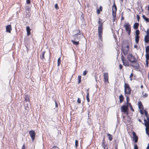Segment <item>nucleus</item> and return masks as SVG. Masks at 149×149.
Wrapping results in <instances>:
<instances>
[{"label": "nucleus", "mask_w": 149, "mask_h": 149, "mask_svg": "<svg viewBox=\"0 0 149 149\" xmlns=\"http://www.w3.org/2000/svg\"><path fill=\"white\" fill-rule=\"evenodd\" d=\"M86 100L88 102H90V99L89 98V93H87V94L86 95Z\"/></svg>", "instance_id": "nucleus-31"}, {"label": "nucleus", "mask_w": 149, "mask_h": 149, "mask_svg": "<svg viewBox=\"0 0 149 149\" xmlns=\"http://www.w3.org/2000/svg\"><path fill=\"white\" fill-rule=\"evenodd\" d=\"M127 58L130 62L132 63L136 62L137 61L134 56L132 54L128 55Z\"/></svg>", "instance_id": "nucleus-2"}, {"label": "nucleus", "mask_w": 149, "mask_h": 149, "mask_svg": "<svg viewBox=\"0 0 149 149\" xmlns=\"http://www.w3.org/2000/svg\"><path fill=\"white\" fill-rule=\"evenodd\" d=\"M102 146L104 148V146H107V145H106L105 144H103V145H102Z\"/></svg>", "instance_id": "nucleus-64"}, {"label": "nucleus", "mask_w": 149, "mask_h": 149, "mask_svg": "<svg viewBox=\"0 0 149 149\" xmlns=\"http://www.w3.org/2000/svg\"><path fill=\"white\" fill-rule=\"evenodd\" d=\"M144 41L145 42L148 43L149 41V38L147 35H146L144 38Z\"/></svg>", "instance_id": "nucleus-19"}, {"label": "nucleus", "mask_w": 149, "mask_h": 149, "mask_svg": "<svg viewBox=\"0 0 149 149\" xmlns=\"http://www.w3.org/2000/svg\"><path fill=\"white\" fill-rule=\"evenodd\" d=\"M139 108L140 110L143 109V106L141 101L139 102L138 103Z\"/></svg>", "instance_id": "nucleus-14"}, {"label": "nucleus", "mask_w": 149, "mask_h": 149, "mask_svg": "<svg viewBox=\"0 0 149 149\" xmlns=\"http://www.w3.org/2000/svg\"><path fill=\"white\" fill-rule=\"evenodd\" d=\"M45 53V52H44L42 54V55L40 56V58L42 59L43 60V59H45L44 57V54Z\"/></svg>", "instance_id": "nucleus-28"}, {"label": "nucleus", "mask_w": 149, "mask_h": 149, "mask_svg": "<svg viewBox=\"0 0 149 149\" xmlns=\"http://www.w3.org/2000/svg\"><path fill=\"white\" fill-rule=\"evenodd\" d=\"M81 36L83 37V36L81 35L80 31V30L79 31V33H77L76 34L74 35L73 36L74 40L75 41H77L78 40H79Z\"/></svg>", "instance_id": "nucleus-4"}, {"label": "nucleus", "mask_w": 149, "mask_h": 149, "mask_svg": "<svg viewBox=\"0 0 149 149\" xmlns=\"http://www.w3.org/2000/svg\"><path fill=\"white\" fill-rule=\"evenodd\" d=\"M55 106H56V107H58V105L57 103L56 102H55Z\"/></svg>", "instance_id": "nucleus-61"}, {"label": "nucleus", "mask_w": 149, "mask_h": 149, "mask_svg": "<svg viewBox=\"0 0 149 149\" xmlns=\"http://www.w3.org/2000/svg\"><path fill=\"white\" fill-rule=\"evenodd\" d=\"M120 100V103H122L123 101L124 97L123 95L121 94L119 97Z\"/></svg>", "instance_id": "nucleus-17"}, {"label": "nucleus", "mask_w": 149, "mask_h": 149, "mask_svg": "<svg viewBox=\"0 0 149 149\" xmlns=\"http://www.w3.org/2000/svg\"><path fill=\"white\" fill-rule=\"evenodd\" d=\"M125 95L126 97V101H127V104H128L130 103H129V101L130 100V99H129L128 96H126V94Z\"/></svg>", "instance_id": "nucleus-32"}, {"label": "nucleus", "mask_w": 149, "mask_h": 149, "mask_svg": "<svg viewBox=\"0 0 149 149\" xmlns=\"http://www.w3.org/2000/svg\"><path fill=\"white\" fill-rule=\"evenodd\" d=\"M108 147L107 146H104V149H108Z\"/></svg>", "instance_id": "nucleus-57"}, {"label": "nucleus", "mask_w": 149, "mask_h": 149, "mask_svg": "<svg viewBox=\"0 0 149 149\" xmlns=\"http://www.w3.org/2000/svg\"><path fill=\"white\" fill-rule=\"evenodd\" d=\"M6 31L8 33H10L11 30V27L10 25H9L6 26Z\"/></svg>", "instance_id": "nucleus-11"}, {"label": "nucleus", "mask_w": 149, "mask_h": 149, "mask_svg": "<svg viewBox=\"0 0 149 149\" xmlns=\"http://www.w3.org/2000/svg\"><path fill=\"white\" fill-rule=\"evenodd\" d=\"M124 88V92L125 95L126 94L130 95L131 93V89L129 85L127 83H125Z\"/></svg>", "instance_id": "nucleus-1"}, {"label": "nucleus", "mask_w": 149, "mask_h": 149, "mask_svg": "<svg viewBox=\"0 0 149 149\" xmlns=\"http://www.w3.org/2000/svg\"><path fill=\"white\" fill-rule=\"evenodd\" d=\"M52 149H59V148L56 146L53 147Z\"/></svg>", "instance_id": "nucleus-49"}, {"label": "nucleus", "mask_w": 149, "mask_h": 149, "mask_svg": "<svg viewBox=\"0 0 149 149\" xmlns=\"http://www.w3.org/2000/svg\"><path fill=\"white\" fill-rule=\"evenodd\" d=\"M140 112L142 114H143L144 113V112L142 111V110H140Z\"/></svg>", "instance_id": "nucleus-60"}, {"label": "nucleus", "mask_w": 149, "mask_h": 149, "mask_svg": "<svg viewBox=\"0 0 149 149\" xmlns=\"http://www.w3.org/2000/svg\"><path fill=\"white\" fill-rule=\"evenodd\" d=\"M129 45H127L126 47L123 48L122 49L123 53L125 55H126L129 50Z\"/></svg>", "instance_id": "nucleus-7"}, {"label": "nucleus", "mask_w": 149, "mask_h": 149, "mask_svg": "<svg viewBox=\"0 0 149 149\" xmlns=\"http://www.w3.org/2000/svg\"><path fill=\"white\" fill-rule=\"evenodd\" d=\"M98 36H99V38H100V40H101L102 41V34L98 33Z\"/></svg>", "instance_id": "nucleus-38"}, {"label": "nucleus", "mask_w": 149, "mask_h": 149, "mask_svg": "<svg viewBox=\"0 0 149 149\" xmlns=\"http://www.w3.org/2000/svg\"><path fill=\"white\" fill-rule=\"evenodd\" d=\"M114 8V10L115 11H117V7L116 6V5L115 3H114L113 5V6L112 7V9H113V8Z\"/></svg>", "instance_id": "nucleus-35"}, {"label": "nucleus", "mask_w": 149, "mask_h": 149, "mask_svg": "<svg viewBox=\"0 0 149 149\" xmlns=\"http://www.w3.org/2000/svg\"><path fill=\"white\" fill-rule=\"evenodd\" d=\"M104 78L105 82H108V74L107 72L104 74Z\"/></svg>", "instance_id": "nucleus-9"}, {"label": "nucleus", "mask_w": 149, "mask_h": 149, "mask_svg": "<svg viewBox=\"0 0 149 149\" xmlns=\"http://www.w3.org/2000/svg\"><path fill=\"white\" fill-rule=\"evenodd\" d=\"M89 90V88H88V89L87 90H86V91H87V92H86V93H87H87H89V92H88V91Z\"/></svg>", "instance_id": "nucleus-63"}, {"label": "nucleus", "mask_w": 149, "mask_h": 149, "mask_svg": "<svg viewBox=\"0 0 149 149\" xmlns=\"http://www.w3.org/2000/svg\"><path fill=\"white\" fill-rule=\"evenodd\" d=\"M119 69H121L123 68V66L121 64H120L119 65Z\"/></svg>", "instance_id": "nucleus-50"}, {"label": "nucleus", "mask_w": 149, "mask_h": 149, "mask_svg": "<svg viewBox=\"0 0 149 149\" xmlns=\"http://www.w3.org/2000/svg\"><path fill=\"white\" fill-rule=\"evenodd\" d=\"M139 23H135L134 25L133 28L134 29H137L139 26Z\"/></svg>", "instance_id": "nucleus-18"}, {"label": "nucleus", "mask_w": 149, "mask_h": 149, "mask_svg": "<svg viewBox=\"0 0 149 149\" xmlns=\"http://www.w3.org/2000/svg\"><path fill=\"white\" fill-rule=\"evenodd\" d=\"M148 94L146 93H145L144 95H143V96L144 97H147L148 96Z\"/></svg>", "instance_id": "nucleus-48"}, {"label": "nucleus", "mask_w": 149, "mask_h": 149, "mask_svg": "<svg viewBox=\"0 0 149 149\" xmlns=\"http://www.w3.org/2000/svg\"><path fill=\"white\" fill-rule=\"evenodd\" d=\"M146 66L148 67V61H146Z\"/></svg>", "instance_id": "nucleus-51"}, {"label": "nucleus", "mask_w": 149, "mask_h": 149, "mask_svg": "<svg viewBox=\"0 0 149 149\" xmlns=\"http://www.w3.org/2000/svg\"><path fill=\"white\" fill-rule=\"evenodd\" d=\"M123 27L125 28V31L127 32L128 35L131 33V26L129 23H127L124 25Z\"/></svg>", "instance_id": "nucleus-3"}, {"label": "nucleus", "mask_w": 149, "mask_h": 149, "mask_svg": "<svg viewBox=\"0 0 149 149\" xmlns=\"http://www.w3.org/2000/svg\"><path fill=\"white\" fill-rule=\"evenodd\" d=\"M124 57L123 56V55H122L121 56V60L123 62V61H124Z\"/></svg>", "instance_id": "nucleus-52"}, {"label": "nucleus", "mask_w": 149, "mask_h": 149, "mask_svg": "<svg viewBox=\"0 0 149 149\" xmlns=\"http://www.w3.org/2000/svg\"><path fill=\"white\" fill-rule=\"evenodd\" d=\"M146 53L149 52V46H147L146 48Z\"/></svg>", "instance_id": "nucleus-37"}, {"label": "nucleus", "mask_w": 149, "mask_h": 149, "mask_svg": "<svg viewBox=\"0 0 149 149\" xmlns=\"http://www.w3.org/2000/svg\"><path fill=\"white\" fill-rule=\"evenodd\" d=\"M81 76H79L78 77V84H79L81 82Z\"/></svg>", "instance_id": "nucleus-30"}, {"label": "nucleus", "mask_w": 149, "mask_h": 149, "mask_svg": "<svg viewBox=\"0 0 149 149\" xmlns=\"http://www.w3.org/2000/svg\"><path fill=\"white\" fill-rule=\"evenodd\" d=\"M26 2L28 4L30 3L31 1L30 0H26Z\"/></svg>", "instance_id": "nucleus-53"}, {"label": "nucleus", "mask_w": 149, "mask_h": 149, "mask_svg": "<svg viewBox=\"0 0 149 149\" xmlns=\"http://www.w3.org/2000/svg\"><path fill=\"white\" fill-rule=\"evenodd\" d=\"M87 72L86 71H84L83 72V75L84 76L86 74Z\"/></svg>", "instance_id": "nucleus-47"}, {"label": "nucleus", "mask_w": 149, "mask_h": 149, "mask_svg": "<svg viewBox=\"0 0 149 149\" xmlns=\"http://www.w3.org/2000/svg\"><path fill=\"white\" fill-rule=\"evenodd\" d=\"M144 121L145 123H142L143 124H144L146 127V126L148 127V126H149V124L148 123V121L146 119H144Z\"/></svg>", "instance_id": "nucleus-21"}, {"label": "nucleus", "mask_w": 149, "mask_h": 149, "mask_svg": "<svg viewBox=\"0 0 149 149\" xmlns=\"http://www.w3.org/2000/svg\"><path fill=\"white\" fill-rule=\"evenodd\" d=\"M132 134L133 136V141L136 143L138 141V136L136 135V133L134 132H132Z\"/></svg>", "instance_id": "nucleus-8"}, {"label": "nucleus", "mask_w": 149, "mask_h": 149, "mask_svg": "<svg viewBox=\"0 0 149 149\" xmlns=\"http://www.w3.org/2000/svg\"><path fill=\"white\" fill-rule=\"evenodd\" d=\"M135 33L136 36H139V35L140 33V32L139 30H136L135 31Z\"/></svg>", "instance_id": "nucleus-36"}, {"label": "nucleus", "mask_w": 149, "mask_h": 149, "mask_svg": "<svg viewBox=\"0 0 149 149\" xmlns=\"http://www.w3.org/2000/svg\"><path fill=\"white\" fill-rule=\"evenodd\" d=\"M24 106H25V109H27V108H29V106H30V102H24Z\"/></svg>", "instance_id": "nucleus-12"}, {"label": "nucleus", "mask_w": 149, "mask_h": 149, "mask_svg": "<svg viewBox=\"0 0 149 149\" xmlns=\"http://www.w3.org/2000/svg\"><path fill=\"white\" fill-rule=\"evenodd\" d=\"M134 149H138V146L136 144H135L134 146Z\"/></svg>", "instance_id": "nucleus-44"}, {"label": "nucleus", "mask_w": 149, "mask_h": 149, "mask_svg": "<svg viewBox=\"0 0 149 149\" xmlns=\"http://www.w3.org/2000/svg\"><path fill=\"white\" fill-rule=\"evenodd\" d=\"M78 144V141L77 140H76L75 141V146L76 147H77Z\"/></svg>", "instance_id": "nucleus-41"}, {"label": "nucleus", "mask_w": 149, "mask_h": 149, "mask_svg": "<svg viewBox=\"0 0 149 149\" xmlns=\"http://www.w3.org/2000/svg\"><path fill=\"white\" fill-rule=\"evenodd\" d=\"M146 61H148L149 59V54L148 53H146Z\"/></svg>", "instance_id": "nucleus-29"}, {"label": "nucleus", "mask_w": 149, "mask_h": 149, "mask_svg": "<svg viewBox=\"0 0 149 149\" xmlns=\"http://www.w3.org/2000/svg\"><path fill=\"white\" fill-rule=\"evenodd\" d=\"M71 41L75 45H78L79 44V41H75L74 40H72Z\"/></svg>", "instance_id": "nucleus-25"}, {"label": "nucleus", "mask_w": 149, "mask_h": 149, "mask_svg": "<svg viewBox=\"0 0 149 149\" xmlns=\"http://www.w3.org/2000/svg\"><path fill=\"white\" fill-rule=\"evenodd\" d=\"M55 8L56 9H58L59 8L58 4L57 3L55 5Z\"/></svg>", "instance_id": "nucleus-42"}, {"label": "nucleus", "mask_w": 149, "mask_h": 149, "mask_svg": "<svg viewBox=\"0 0 149 149\" xmlns=\"http://www.w3.org/2000/svg\"><path fill=\"white\" fill-rule=\"evenodd\" d=\"M135 63L134 65H131V66L136 69H138L139 68V65L138 63L135 62Z\"/></svg>", "instance_id": "nucleus-13"}, {"label": "nucleus", "mask_w": 149, "mask_h": 149, "mask_svg": "<svg viewBox=\"0 0 149 149\" xmlns=\"http://www.w3.org/2000/svg\"><path fill=\"white\" fill-rule=\"evenodd\" d=\"M128 105L127 104L126 105H123L121 108V110L122 112L125 113L127 111H128Z\"/></svg>", "instance_id": "nucleus-5"}, {"label": "nucleus", "mask_w": 149, "mask_h": 149, "mask_svg": "<svg viewBox=\"0 0 149 149\" xmlns=\"http://www.w3.org/2000/svg\"><path fill=\"white\" fill-rule=\"evenodd\" d=\"M25 144H24L22 146V149H25Z\"/></svg>", "instance_id": "nucleus-58"}, {"label": "nucleus", "mask_w": 149, "mask_h": 149, "mask_svg": "<svg viewBox=\"0 0 149 149\" xmlns=\"http://www.w3.org/2000/svg\"><path fill=\"white\" fill-rule=\"evenodd\" d=\"M107 135L109 139V141H111L113 139L112 136L109 134H107Z\"/></svg>", "instance_id": "nucleus-23"}, {"label": "nucleus", "mask_w": 149, "mask_h": 149, "mask_svg": "<svg viewBox=\"0 0 149 149\" xmlns=\"http://www.w3.org/2000/svg\"><path fill=\"white\" fill-rule=\"evenodd\" d=\"M103 32L102 26V24L99 25L98 27V33L102 34Z\"/></svg>", "instance_id": "nucleus-10"}, {"label": "nucleus", "mask_w": 149, "mask_h": 149, "mask_svg": "<svg viewBox=\"0 0 149 149\" xmlns=\"http://www.w3.org/2000/svg\"><path fill=\"white\" fill-rule=\"evenodd\" d=\"M29 96L28 95H25V100L24 102H30L29 99Z\"/></svg>", "instance_id": "nucleus-16"}, {"label": "nucleus", "mask_w": 149, "mask_h": 149, "mask_svg": "<svg viewBox=\"0 0 149 149\" xmlns=\"http://www.w3.org/2000/svg\"><path fill=\"white\" fill-rule=\"evenodd\" d=\"M136 17L138 21L139 22L140 19V16L139 15H136Z\"/></svg>", "instance_id": "nucleus-43"}, {"label": "nucleus", "mask_w": 149, "mask_h": 149, "mask_svg": "<svg viewBox=\"0 0 149 149\" xmlns=\"http://www.w3.org/2000/svg\"><path fill=\"white\" fill-rule=\"evenodd\" d=\"M29 134L31 138L32 141H33L35 139V133L34 131L31 130L29 132Z\"/></svg>", "instance_id": "nucleus-6"}, {"label": "nucleus", "mask_w": 149, "mask_h": 149, "mask_svg": "<svg viewBox=\"0 0 149 149\" xmlns=\"http://www.w3.org/2000/svg\"><path fill=\"white\" fill-rule=\"evenodd\" d=\"M97 14H99L100 13V10L99 9L97 10Z\"/></svg>", "instance_id": "nucleus-56"}, {"label": "nucleus", "mask_w": 149, "mask_h": 149, "mask_svg": "<svg viewBox=\"0 0 149 149\" xmlns=\"http://www.w3.org/2000/svg\"><path fill=\"white\" fill-rule=\"evenodd\" d=\"M30 30V27L29 26L26 27V30L27 32V36H29L31 34Z\"/></svg>", "instance_id": "nucleus-15"}, {"label": "nucleus", "mask_w": 149, "mask_h": 149, "mask_svg": "<svg viewBox=\"0 0 149 149\" xmlns=\"http://www.w3.org/2000/svg\"><path fill=\"white\" fill-rule=\"evenodd\" d=\"M146 134H147L149 137V126H146Z\"/></svg>", "instance_id": "nucleus-22"}, {"label": "nucleus", "mask_w": 149, "mask_h": 149, "mask_svg": "<svg viewBox=\"0 0 149 149\" xmlns=\"http://www.w3.org/2000/svg\"><path fill=\"white\" fill-rule=\"evenodd\" d=\"M100 18H99V20L98 22V23L99 24V25H100L101 24H102V23H101L100 21Z\"/></svg>", "instance_id": "nucleus-55"}, {"label": "nucleus", "mask_w": 149, "mask_h": 149, "mask_svg": "<svg viewBox=\"0 0 149 149\" xmlns=\"http://www.w3.org/2000/svg\"><path fill=\"white\" fill-rule=\"evenodd\" d=\"M105 140H104V138H103V139L102 140V145H103V144H105L104 143Z\"/></svg>", "instance_id": "nucleus-54"}, {"label": "nucleus", "mask_w": 149, "mask_h": 149, "mask_svg": "<svg viewBox=\"0 0 149 149\" xmlns=\"http://www.w3.org/2000/svg\"><path fill=\"white\" fill-rule=\"evenodd\" d=\"M144 113L146 117H148V116H149V115H148V112L145 110L144 111Z\"/></svg>", "instance_id": "nucleus-39"}, {"label": "nucleus", "mask_w": 149, "mask_h": 149, "mask_svg": "<svg viewBox=\"0 0 149 149\" xmlns=\"http://www.w3.org/2000/svg\"><path fill=\"white\" fill-rule=\"evenodd\" d=\"M127 105H128V107H130V108L131 111H134V110L133 109V107H132V105L130 103H129L127 104Z\"/></svg>", "instance_id": "nucleus-27"}, {"label": "nucleus", "mask_w": 149, "mask_h": 149, "mask_svg": "<svg viewBox=\"0 0 149 149\" xmlns=\"http://www.w3.org/2000/svg\"><path fill=\"white\" fill-rule=\"evenodd\" d=\"M112 15L113 17H115L116 16V11L113 10V8L112 10Z\"/></svg>", "instance_id": "nucleus-24"}, {"label": "nucleus", "mask_w": 149, "mask_h": 149, "mask_svg": "<svg viewBox=\"0 0 149 149\" xmlns=\"http://www.w3.org/2000/svg\"><path fill=\"white\" fill-rule=\"evenodd\" d=\"M123 65L124 66H129V64L128 62H125L124 61H123Z\"/></svg>", "instance_id": "nucleus-33"}, {"label": "nucleus", "mask_w": 149, "mask_h": 149, "mask_svg": "<svg viewBox=\"0 0 149 149\" xmlns=\"http://www.w3.org/2000/svg\"><path fill=\"white\" fill-rule=\"evenodd\" d=\"M77 102L79 103H80L81 102V100L80 98H78L77 100Z\"/></svg>", "instance_id": "nucleus-45"}, {"label": "nucleus", "mask_w": 149, "mask_h": 149, "mask_svg": "<svg viewBox=\"0 0 149 149\" xmlns=\"http://www.w3.org/2000/svg\"><path fill=\"white\" fill-rule=\"evenodd\" d=\"M139 36H135V42L136 43H138L139 42Z\"/></svg>", "instance_id": "nucleus-26"}, {"label": "nucleus", "mask_w": 149, "mask_h": 149, "mask_svg": "<svg viewBox=\"0 0 149 149\" xmlns=\"http://www.w3.org/2000/svg\"><path fill=\"white\" fill-rule=\"evenodd\" d=\"M116 17H113V22L115 21V19H116Z\"/></svg>", "instance_id": "nucleus-62"}, {"label": "nucleus", "mask_w": 149, "mask_h": 149, "mask_svg": "<svg viewBox=\"0 0 149 149\" xmlns=\"http://www.w3.org/2000/svg\"><path fill=\"white\" fill-rule=\"evenodd\" d=\"M61 61V58H58V61H57V62H58L57 66H59L60 64Z\"/></svg>", "instance_id": "nucleus-34"}, {"label": "nucleus", "mask_w": 149, "mask_h": 149, "mask_svg": "<svg viewBox=\"0 0 149 149\" xmlns=\"http://www.w3.org/2000/svg\"><path fill=\"white\" fill-rule=\"evenodd\" d=\"M100 10L101 11H102V7L101 6L100 7Z\"/></svg>", "instance_id": "nucleus-59"}, {"label": "nucleus", "mask_w": 149, "mask_h": 149, "mask_svg": "<svg viewBox=\"0 0 149 149\" xmlns=\"http://www.w3.org/2000/svg\"><path fill=\"white\" fill-rule=\"evenodd\" d=\"M142 17L143 19L146 22H149V19L148 18L146 17L144 15H142Z\"/></svg>", "instance_id": "nucleus-20"}, {"label": "nucleus", "mask_w": 149, "mask_h": 149, "mask_svg": "<svg viewBox=\"0 0 149 149\" xmlns=\"http://www.w3.org/2000/svg\"><path fill=\"white\" fill-rule=\"evenodd\" d=\"M146 33L147 35H147L148 36L149 35V29H148L146 31Z\"/></svg>", "instance_id": "nucleus-46"}, {"label": "nucleus", "mask_w": 149, "mask_h": 149, "mask_svg": "<svg viewBox=\"0 0 149 149\" xmlns=\"http://www.w3.org/2000/svg\"><path fill=\"white\" fill-rule=\"evenodd\" d=\"M133 76V74L132 73L131 74L130 76V80L131 81H132V78Z\"/></svg>", "instance_id": "nucleus-40"}]
</instances>
